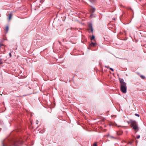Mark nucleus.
<instances>
[{
    "instance_id": "9b49d317",
    "label": "nucleus",
    "mask_w": 146,
    "mask_h": 146,
    "mask_svg": "<svg viewBox=\"0 0 146 146\" xmlns=\"http://www.w3.org/2000/svg\"><path fill=\"white\" fill-rule=\"evenodd\" d=\"M105 67L107 68H110V67L108 66H105Z\"/></svg>"
},
{
    "instance_id": "0eeeda50",
    "label": "nucleus",
    "mask_w": 146,
    "mask_h": 146,
    "mask_svg": "<svg viewBox=\"0 0 146 146\" xmlns=\"http://www.w3.org/2000/svg\"><path fill=\"white\" fill-rule=\"evenodd\" d=\"M90 30L92 32H93V29L92 28V26L91 25H90Z\"/></svg>"
},
{
    "instance_id": "9d476101",
    "label": "nucleus",
    "mask_w": 146,
    "mask_h": 146,
    "mask_svg": "<svg viewBox=\"0 0 146 146\" xmlns=\"http://www.w3.org/2000/svg\"><path fill=\"white\" fill-rule=\"evenodd\" d=\"M140 77L142 79H144L145 78V76L142 75H141L140 76Z\"/></svg>"
},
{
    "instance_id": "6e6552de",
    "label": "nucleus",
    "mask_w": 146,
    "mask_h": 146,
    "mask_svg": "<svg viewBox=\"0 0 146 146\" xmlns=\"http://www.w3.org/2000/svg\"><path fill=\"white\" fill-rule=\"evenodd\" d=\"M95 36H92L91 38V40H94L95 39Z\"/></svg>"
},
{
    "instance_id": "ddd939ff",
    "label": "nucleus",
    "mask_w": 146,
    "mask_h": 146,
    "mask_svg": "<svg viewBox=\"0 0 146 146\" xmlns=\"http://www.w3.org/2000/svg\"><path fill=\"white\" fill-rule=\"evenodd\" d=\"M110 69L113 71H114L113 69L112 68H110Z\"/></svg>"
},
{
    "instance_id": "2eb2a0df",
    "label": "nucleus",
    "mask_w": 146,
    "mask_h": 146,
    "mask_svg": "<svg viewBox=\"0 0 146 146\" xmlns=\"http://www.w3.org/2000/svg\"><path fill=\"white\" fill-rule=\"evenodd\" d=\"M140 135H138V136L137 137V139H139V138H140Z\"/></svg>"
},
{
    "instance_id": "f257e3e1",
    "label": "nucleus",
    "mask_w": 146,
    "mask_h": 146,
    "mask_svg": "<svg viewBox=\"0 0 146 146\" xmlns=\"http://www.w3.org/2000/svg\"><path fill=\"white\" fill-rule=\"evenodd\" d=\"M119 81L120 83V90L123 94H125L127 92V86L125 82H124L123 79H120Z\"/></svg>"
},
{
    "instance_id": "423d86ee",
    "label": "nucleus",
    "mask_w": 146,
    "mask_h": 146,
    "mask_svg": "<svg viewBox=\"0 0 146 146\" xmlns=\"http://www.w3.org/2000/svg\"><path fill=\"white\" fill-rule=\"evenodd\" d=\"M6 31V33H7L9 30V27L8 26H7L5 27V30Z\"/></svg>"
},
{
    "instance_id": "dca6fc26",
    "label": "nucleus",
    "mask_w": 146,
    "mask_h": 146,
    "mask_svg": "<svg viewBox=\"0 0 146 146\" xmlns=\"http://www.w3.org/2000/svg\"><path fill=\"white\" fill-rule=\"evenodd\" d=\"M38 123V121L37 120H36V124H37Z\"/></svg>"
},
{
    "instance_id": "6ab92c4d",
    "label": "nucleus",
    "mask_w": 146,
    "mask_h": 146,
    "mask_svg": "<svg viewBox=\"0 0 146 146\" xmlns=\"http://www.w3.org/2000/svg\"><path fill=\"white\" fill-rule=\"evenodd\" d=\"M92 15H90V16H92Z\"/></svg>"
},
{
    "instance_id": "7ed1b4c3",
    "label": "nucleus",
    "mask_w": 146,
    "mask_h": 146,
    "mask_svg": "<svg viewBox=\"0 0 146 146\" xmlns=\"http://www.w3.org/2000/svg\"><path fill=\"white\" fill-rule=\"evenodd\" d=\"M133 129L136 131H137L139 130V128L137 125L134 126L132 127Z\"/></svg>"
},
{
    "instance_id": "f3484780",
    "label": "nucleus",
    "mask_w": 146,
    "mask_h": 146,
    "mask_svg": "<svg viewBox=\"0 0 146 146\" xmlns=\"http://www.w3.org/2000/svg\"><path fill=\"white\" fill-rule=\"evenodd\" d=\"M9 55L10 56V57H11V54L10 53H9Z\"/></svg>"
},
{
    "instance_id": "1a4fd4ad",
    "label": "nucleus",
    "mask_w": 146,
    "mask_h": 146,
    "mask_svg": "<svg viewBox=\"0 0 146 146\" xmlns=\"http://www.w3.org/2000/svg\"><path fill=\"white\" fill-rule=\"evenodd\" d=\"M11 14H9V18H8V19L9 20H10V19H11Z\"/></svg>"
},
{
    "instance_id": "a211bd4d",
    "label": "nucleus",
    "mask_w": 146,
    "mask_h": 146,
    "mask_svg": "<svg viewBox=\"0 0 146 146\" xmlns=\"http://www.w3.org/2000/svg\"><path fill=\"white\" fill-rule=\"evenodd\" d=\"M119 135H120V131H119Z\"/></svg>"
},
{
    "instance_id": "39448f33",
    "label": "nucleus",
    "mask_w": 146,
    "mask_h": 146,
    "mask_svg": "<svg viewBox=\"0 0 146 146\" xmlns=\"http://www.w3.org/2000/svg\"><path fill=\"white\" fill-rule=\"evenodd\" d=\"M96 44V43L92 42L91 44H90V46H95Z\"/></svg>"
},
{
    "instance_id": "f03ea898",
    "label": "nucleus",
    "mask_w": 146,
    "mask_h": 146,
    "mask_svg": "<svg viewBox=\"0 0 146 146\" xmlns=\"http://www.w3.org/2000/svg\"><path fill=\"white\" fill-rule=\"evenodd\" d=\"M130 122L132 127L137 125V122L135 121L131 120L130 121Z\"/></svg>"
},
{
    "instance_id": "4468645a",
    "label": "nucleus",
    "mask_w": 146,
    "mask_h": 146,
    "mask_svg": "<svg viewBox=\"0 0 146 146\" xmlns=\"http://www.w3.org/2000/svg\"><path fill=\"white\" fill-rule=\"evenodd\" d=\"M94 146H97V144L96 143H94L93 144Z\"/></svg>"
},
{
    "instance_id": "aec40b11",
    "label": "nucleus",
    "mask_w": 146,
    "mask_h": 146,
    "mask_svg": "<svg viewBox=\"0 0 146 146\" xmlns=\"http://www.w3.org/2000/svg\"><path fill=\"white\" fill-rule=\"evenodd\" d=\"M3 146H5L4 145V144L3 145Z\"/></svg>"
},
{
    "instance_id": "20e7f679",
    "label": "nucleus",
    "mask_w": 146,
    "mask_h": 146,
    "mask_svg": "<svg viewBox=\"0 0 146 146\" xmlns=\"http://www.w3.org/2000/svg\"><path fill=\"white\" fill-rule=\"evenodd\" d=\"M95 11V8L93 7H92L90 9V12L91 13H94Z\"/></svg>"
},
{
    "instance_id": "f8f14e48",
    "label": "nucleus",
    "mask_w": 146,
    "mask_h": 146,
    "mask_svg": "<svg viewBox=\"0 0 146 146\" xmlns=\"http://www.w3.org/2000/svg\"><path fill=\"white\" fill-rule=\"evenodd\" d=\"M135 115H136V116H137V117H139V114H137V113H135Z\"/></svg>"
}]
</instances>
